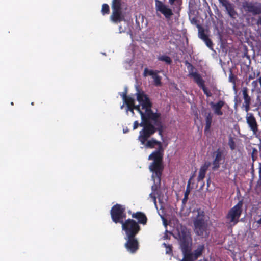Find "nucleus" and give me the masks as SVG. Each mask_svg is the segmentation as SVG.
I'll return each mask as SVG.
<instances>
[{"mask_svg":"<svg viewBox=\"0 0 261 261\" xmlns=\"http://www.w3.org/2000/svg\"><path fill=\"white\" fill-rule=\"evenodd\" d=\"M145 146L147 148H154L155 146H158L156 150L153 151L148 156L149 160H153V162L150 164L149 169L151 172H153V175L158 178V181H160V177L162 175L164 170L163 165V156L164 149L162 143L154 138L149 140H147L145 143Z\"/></svg>","mask_w":261,"mask_h":261,"instance_id":"nucleus-1","label":"nucleus"},{"mask_svg":"<svg viewBox=\"0 0 261 261\" xmlns=\"http://www.w3.org/2000/svg\"><path fill=\"white\" fill-rule=\"evenodd\" d=\"M169 3L170 5L173 6V9L169 7V6L165 4L162 1L160 0H155V9L157 12H160L164 15L167 20H170L174 14V12H176L175 10L176 6H180L182 4L181 0H169Z\"/></svg>","mask_w":261,"mask_h":261,"instance_id":"nucleus-2","label":"nucleus"},{"mask_svg":"<svg viewBox=\"0 0 261 261\" xmlns=\"http://www.w3.org/2000/svg\"><path fill=\"white\" fill-rule=\"evenodd\" d=\"M137 100L141 106L142 109L144 110L147 113V116L151 118V119H155L158 116L159 113H154L151 110L152 103L151 102L149 97L144 92L137 89V93H136Z\"/></svg>","mask_w":261,"mask_h":261,"instance_id":"nucleus-3","label":"nucleus"},{"mask_svg":"<svg viewBox=\"0 0 261 261\" xmlns=\"http://www.w3.org/2000/svg\"><path fill=\"white\" fill-rule=\"evenodd\" d=\"M150 120H151V118L147 117L141 120L140 123V126L143 128L139 132L138 140L142 145L145 144L147 139L156 132L154 124H152Z\"/></svg>","mask_w":261,"mask_h":261,"instance_id":"nucleus-4","label":"nucleus"},{"mask_svg":"<svg viewBox=\"0 0 261 261\" xmlns=\"http://www.w3.org/2000/svg\"><path fill=\"white\" fill-rule=\"evenodd\" d=\"M150 120H151V118L147 117L141 120L140 123V126L143 128L139 132L138 140L142 145L145 144L147 139L156 132L154 124H152Z\"/></svg>","mask_w":261,"mask_h":261,"instance_id":"nucleus-5","label":"nucleus"},{"mask_svg":"<svg viewBox=\"0 0 261 261\" xmlns=\"http://www.w3.org/2000/svg\"><path fill=\"white\" fill-rule=\"evenodd\" d=\"M243 202L239 201L238 203L231 208L227 215L226 219L228 221L226 223L230 227L235 226L239 221V218L242 213Z\"/></svg>","mask_w":261,"mask_h":261,"instance_id":"nucleus-6","label":"nucleus"},{"mask_svg":"<svg viewBox=\"0 0 261 261\" xmlns=\"http://www.w3.org/2000/svg\"><path fill=\"white\" fill-rule=\"evenodd\" d=\"M193 224L195 233L199 236H203L207 228V220H205V215L203 211H198L197 215L193 220Z\"/></svg>","mask_w":261,"mask_h":261,"instance_id":"nucleus-7","label":"nucleus"},{"mask_svg":"<svg viewBox=\"0 0 261 261\" xmlns=\"http://www.w3.org/2000/svg\"><path fill=\"white\" fill-rule=\"evenodd\" d=\"M121 224L122 229L125 233V237H136L141 230L138 223L132 219L125 220Z\"/></svg>","mask_w":261,"mask_h":261,"instance_id":"nucleus-8","label":"nucleus"},{"mask_svg":"<svg viewBox=\"0 0 261 261\" xmlns=\"http://www.w3.org/2000/svg\"><path fill=\"white\" fill-rule=\"evenodd\" d=\"M110 214L112 220L115 223L122 224L126 217L125 206L117 203L112 207Z\"/></svg>","mask_w":261,"mask_h":261,"instance_id":"nucleus-9","label":"nucleus"},{"mask_svg":"<svg viewBox=\"0 0 261 261\" xmlns=\"http://www.w3.org/2000/svg\"><path fill=\"white\" fill-rule=\"evenodd\" d=\"M179 241L182 250L186 251L190 247L191 241L190 233L186 228H181L178 231Z\"/></svg>","mask_w":261,"mask_h":261,"instance_id":"nucleus-10","label":"nucleus"},{"mask_svg":"<svg viewBox=\"0 0 261 261\" xmlns=\"http://www.w3.org/2000/svg\"><path fill=\"white\" fill-rule=\"evenodd\" d=\"M125 239L126 242L124 244V247L127 251L130 253H135L139 247L137 239L135 237H125Z\"/></svg>","mask_w":261,"mask_h":261,"instance_id":"nucleus-11","label":"nucleus"},{"mask_svg":"<svg viewBox=\"0 0 261 261\" xmlns=\"http://www.w3.org/2000/svg\"><path fill=\"white\" fill-rule=\"evenodd\" d=\"M220 3L224 7L229 16L232 18H236L238 15L237 12L234 9V5L228 0H218Z\"/></svg>","mask_w":261,"mask_h":261,"instance_id":"nucleus-12","label":"nucleus"},{"mask_svg":"<svg viewBox=\"0 0 261 261\" xmlns=\"http://www.w3.org/2000/svg\"><path fill=\"white\" fill-rule=\"evenodd\" d=\"M159 72L158 70H149L147 68H145L143 75L146 76L147 75L152 76L154 81V84L155 86H159L161 85V77L158 74Z\"/></svg>","mask_w":261,"mask_h":261,"instance_id":"nucleus-13","label":"nucleus"},{"mask_svg":"<svg viewBox=\"0 0 261 261\" xmlns=\"http://www.w3.org/2000/svg\"><path fill=\"white\" fill-rule=\"evenodd\" d=\"M112 10L110 19L113 22H120L124 20V16L122 12L121 8L112 9Z\"/></svg>","mask_w":261,"mask_h":261,"instance_id":"nucleus-14","label":"nucleus"},{"mask_svg":"<svg viewBox=\"0 0 261 261\" xmlns=\"http://www.w3.org/2000/svg\"><path fill=\"white\" fill-rule=\"evenodd\" d=\"M247 123L250 129L253 132L254 135L258 132V125L255 118L252 114H250L246 117Z\"/></svg>","mask_w":261,"mask_h":261,"instance_id":"nucleus-15","label":"nucleus"},{"mask_svg":"<svg viewBox=\"0 0 261 261\" xmlns=\"http://www.w3.org/2000/svg\"><path fill=\"white\" fill-rule=\"evenodd\" d=\"M225 102L223 100H219L217 103H215L213 102L210 103L211 108L214 111V113L218 116H221L223 115V112L221 110L222 108L224 106Z\"/></svg>","mask_w":261,"mask_h":261,"instance_id":"nucleus-16","label":"nucleus"},{"mask_svg":"<svg viewBox=\"0 0 261 261\" xmlns=\"http://www.w3.org/2000/svg\"><path fill=\"white\" fill-rule=\"evenodd\" d=\"M214 154L215 155V159L213 161L214 165L213 169H216L219 168L220 162L222 160L223 151L218 148L216 151L214 152Z\"/></svg>","mask_w":261,"mask_h":261,"instance_id":"nucleus-17","label":"nucleus"},{"mask_svg":"<svg viewBox=\"0 0 261 261\" xmlns=\"http://www.w3.org/2000/svg\"><path fill=\"white\" fill-rule=\"evenodd\" d=\"M133 218L136 219L138 220L137 223L139 224L145 225L147 222V218L146 215L142 212H137L134 213L132 215Z\"/></svg>","mask_w":261,"mask_h":261,"instance_id":"nucleus-18","label":"nucleus"},{"mask_svg":"<svg viewBox=\"0 0 261 261\" xmlns=\"http://www.w3.org/2000/svg\"><path fill=\"white\" fill-rule=\"evenodd\" d=\"M242 93L244 102L243 106L245 107V110L248 112L250 109V105L251 103V98L248 94V88L247 87H243L242 89Z\"/></svg>","mask_w":261,"mask_h":261,"instance_id":"nucleus-19","label":"nucleus"},{"mask_svg":"<svg viewBox=\"0 0 261 261\" xmlns=\"http://www.w3.org/2000/svg\"><path fill=\"white\" fill-rule=\"evenodd\" d=\"M155 126L156 132L158 131L159 135L161 137L163 136V133L164 132V124L161 120V114H159L158 116L155 119H151Z\"/></svg>","mask_w":261,"mask_h":261,"instance_id":"nucleus-20","label":"nucleus"},{"mask_svg":"<svg viewBox=\"0 0 261 261\" xmlns=\"http://www.w3.org/2000/svg\"><path fill=\"white\" fill-rule=\"evenodd\" d=\"M211 163L208 162H206L202 165L199 169V174L197 177V181L199 182L203 180L205 176V174L209 168Z\"/></svg>","mask_w":261,"mask_h":261,"instance_id":"nucleus-21","label":"nucleus"},{"mask_svg":"<svg viewBox=\"0 0 261 261\" xmlns=\"http://www.w3.org/2000/svg\"><path fill=\"white\" fill-rule=\"evenodd\" d=\"M190 77H193L194 82L197 84L199 87H200L204 84V81L201 76L197 72L191 73Z\"/></svg>","mask_w":261,"mask_h":261,"instance_id":"nucleus-22","label":"nucleus"},{"mask_svg":"<svg viewBox=\"0 0 261 261\" xmlns=\"http://www.w3.org/2000/svg\"><path fill=\"white\" fill-rule=\"evenodd\" d=\"M190 77H193L194 82L197 84L199 87H200L204 84V81L201 76L197 72L191 73Z\"/></svg>","mask_w":261,"mask_h":261,"instance_id":"nucleus-23","label":"nucleus"},{"mask_svg":"<svg viewBox=\"0 0 261 261\" xmlns=\"http://www.w3.org/2000/svg\"><path fill=\"white\" fill-rule=\"evenodd\" d=\"M184 254V258L182 261H194L196 260L194 259V255L192 252H190V248H189L188 250L185 251L182 250Z\"/></svg>","mask_w":261,"mask_h":261,"instance_id":"nucleus-24","label":"nucleus"},{"mask_svg":"<svg viewBox=\"0 0 261 261\" xmlns=\"http://www.w3.org/2000/svg\"><path fill=\"white\" fill-rule=\"evenodd\" d=\"M193 177H194V175H192L188 181L186 190V191L184 194V197L182 199L183 203H186L188 199V196L190 193L191 180L193 178Z\"/></svg>","mask_w":261,"mask_h":261,"instance_id":"nucleus-25","label":"nucleus"},{"mask_svg":"<svg viewBox=\"0 0 261 261\" xmlns=\"http://www.w3.org/2000/svg\"><path fill=\"white\" fill-rule=\"evenodd\" d=\"M212 122V115L211 113H208L205 117V126L204 128V132L209 130Z\"/></svg>","mask_w":261,"mask_h":261,"instance_id":"nucleus-26","label":"nucleus"},{"mask_svg":"<svg viewBox=\"0 0 261 261\" xmlns=\"http://www.w3.org/2000/svg\"><path fill=\"white\" fill-rule=\"evenodd\" d=\"M153 172H152V178L153 179V180L154 181V184L153 186H152L151 190H152L153 192L155 193V192L156 191H157L158 187L160 186V185H161V176H162V175L160 177V181L159 182L158 181V177L156 176H154L153 177Z\"/></svg>","mask_w":261,"mask_h":261,"instance_id":"nucleus-27","label":"nucleus"},{"mask_svg":"<svg viewBox=\"0 0 261 261\" xmlns=\"http://www.w3.org/2000/svg\"><path fill=\"white\" fill-rule=\"evenodd\" d=\"M204 249V245H199L197 248L192 252L195 256L194 257V259H197L199 256H200L202 254Z\"/></svg>","mask_w":261,"mask_h":261,"instance_id":"nucleus-28","label":"nucleus"},{"mask_svg":"<svg viewBox=\"0 0 261 261\" xmlns=\"http://www.w3.org/2000/svg\"><path fill=\"white\" fill-rule=\"evenodd\" d=\"M157 58L159 61L164 62L167 65H171L172 63L171 58L165 55L159 56Z\"/></svg>","mask_w":261,"mask_h":261,"instance_id":"nucleus-29","label":"nucleus"},{"mask_svg":"<svg viewBox=\"0 0 261 261\" xmlns=\"http://www.w3.org/2000/svg\"><path fill=\"white\" fill-rule=\"evenodd\" d=\"M140 106H141L140 105H134L133 106L134 109L138 111V112L140 114L141 118V120H144V119L147 118V113H146L145 111V112H143L141 110Z\"/></svg>","mask_w":261,"mask_h":261,"instance_id":"nucleus-30","label":"nucleus"},{"mask_svg":"<svg viewBox=\"0 0 261 261\" xmlns=\"http://www.w3.org/2000/svg\"><path fill=\"white\" fill-rule=\"evenodd\" d=\"M197 27L198 29V36L202 40L207 38L208 36L205 33L203 28L200 24H197Z\"/></svg>","mask_w":261,"mask_h":261,"instance_id":"nucleus-31","label":"nucleus"},{"mask_svg":"<svg viewBox=\"0 0 261 261\" xmlns=\"http://www.w3.org/2000/svg\"><path fill=\"white\" fill-rule=\"evenodd\" d=\"M112 9L121 8V0H113Z\"/></svg>","mask_w":261,"mask_h":261,"instance_id":"nucleus-32","label":"nucleus"},{"mask_svg":"<svg viewBox=\"0 0 261 261\" xmlns=\"http://www.w3.org/2000/svg\"><path fill=\"white\" fill-rule=\"evenodd\" d=\"M228 145L231 150H233L236 149V143L233 138L232 137L229 138Z\"/></svg>","mask_w":261,"mask_h":261,"instance_id":"nucleus-33","label":"nucleus"},{"mask_svg":"<svg viewBox=\"0 0 261 261\" xmlns=\"http://www.w3.org/2000/svg\"><path fill=\"white\" fill-rule=\"evenodd\" d=\"M101 13L103 15L108 14L110 13L109 6L107 4H103L102 6Z\"/></svg>","mask_w":261,"mask_h":261,"instance_id":"nucleus-34","label":"nucleus"},{"mask_svg":"<svg viewBox=\"0 0 261 261\" xmlns=\"http://www.w3.org/2000/svg\"><path fill=\"white\" fill-rule=\"evenodd\" d=\"M186 65H187V67L188 71H189V75H189V76L190 77L191 73H195V72H194L195 67L192 64L188 62V61L186 62Z\"/></svg>","mask_w":261,"mask_h":261,"instance_id":"nucleus-35","label":"nucleus"},{"mask_svg":"<svg viewBox=\"0 0 261 261\" xmlns=\"http://www.w3.org/2000/svg\"><path fill=\"white\" fill-rule=\"evenodd\" d=\"M124 103L126 105L127 107L129 106H133L134 105V99L132 97L128 96L124 101Z\"/></svg>","mask_w":261,"mask_h":261,"instance_id":"nucleus-36","label":"nucleus"},{"mask_svg":"<svg viewBox=\"0 0 261 261\" xmlns=\"http://www.w3.org/2000/svg\"><path fill=\"white\" fill-rule=\"evenodd\" d=\"M206 46L210 49H213V44L212 41L209 38L208 36L203 40Z\"/></svg>","mask_w":261,"mask_h":261,"instance_id":"nucleus-37","label":"nucleus"},{"mask_svg":"<svg viewBox=\"0 0 261 261\" xmlns=\"http://www.w3.org/2000/svg\"><path fill=\"white\" fill-rule=\"evenodd\" d=\"M200 88L202 89L203 93L204 94H205L207 97H211L212 95V93L210 90H208V89L205 87V84L199 87Z\"/></svg>","mask_w":261,"mask_h":261,"instance_id":"nucleus-38","label":"nucleus"},{"mask_svg":"<svg viewBox=\"0 0 261 261\" xmlns=\"http://www.w3.org/2000/svg\"><path fill=\"white\" fill-rule=\"evenodd\" d=\"M257 150L255 148H253L251 152V158L253 162H255L257 160Z\"/></svg>","mask_w":261,"mask_h":261,"instance_id":"nucleus-39","label":"nucleus"},{"mask_svg":"<svg viewBox=\"0 0 261 261\" xmlns=\"http://www.w3.org/2000/svg\"><path fill=\"white\" fill-rule=\"evenodd\" d=\"M149 197L152 199V201L155 205L156 206L157 205V202H156V194L154 192H152L149 194Z\"/></svg>","mask_w":261,"mask_h":261,"instance_id":"nucleus-40","label":"nucleus"},{"mask_svg":"<svg viewBox=\"0 0 261 261\" xmlns=\"http://www.w3.org/2000/svg\"><path fill=\"white\" fill-rule=\"evenodd\" d=\"M229 81L233 83L234 87H236V81H235L233 75L232 74H231L229 76Z\"/></svg>","mask_w":261,"mask_h":261,"instance_id":"nucleus-41","label":"nucleus"},{"mask_svg":"<svg viewBox=\"0 0 261 261\" xmlns=\"http://www.w3.org/2000/svg\"><path fill=\"white\" fill-rule=\"evenodd\" d=\"M121 96L123 98V101L125 100V99H126L128 96H127V90H126L125 92H123L122 94L121 95Z\"/></svg>","mask_w":261,"mask_h":261,"instance_id":"nucleus-42","label":"nucleus"},{"mask_svg":"<svg viewBox=\"0 0 261 261\" xmlns=\"http://www.w3.org/2000/svg\"><path fill=\"white\" fill-rule=\"evenodd\" d=\"M165 246L167 248V249L166 250V253H169L170 252H172V247L170 246H168L164 244Z\"/></svg>","mask_w":261,"mask_h":261,"instance_id":"nucleus-43","label":"nucleus"},{"mask_svg":"<svg viewBox=\"0 0 261 261\" xmlns=\"http://www.w3.org/2000/svg\"><path fill=\"white\" fill-rule=\"evenodd\" d=\"M139 126H140V123L137 121H135L134 122L133 129H137Z\"/></svg>","mask_w":261,"mask_h":261,"instance_id":"nucleus-44","label":"nucleus"},{"mask_svg":"<svg viewBox=\"0 0 261 261\" xmlns=\"http://www.w3.org/2000/svg\"><path fill=\"white\" fill-rule=\"evenodd\" d=\"M134 110L133 106L127 107V111H130L133 114H134Z\"/></svg>","mask_w":261,"mask_h":261,"instance_id":"nucleus-45","label":"nucleus"},{"mask_svg":"<svg viewBox=\"0 0 261 261\" xmlns=\"http://www.w3.org/2000/svg\"><path fill=\"white\" fill-rule=\"evenodd\" d=\"M258 169H259V171H258L259 176L260 178H261V162L259 163Z\"/></svg>","mask_w":261,"mask_h":261,"instance_id":"nucleus-46","label":"nucleus"},{"mask_svg":"<svg viewBox=\"0 0 261 261\" xmlns=\"http://www.w3.org/2000/svg\"><path fill=\"white\" fill-rule=\"evenodd\" d=\"M192 21H194L195 22H197V20L195 18H193Z\"/></svg>","mask_w":261,"mask_h":261,"instance_id":"nucleus-47","label":"nucleus"},{"mask_svg":"<svg viewBox=\"0 0 261 261\" xmlns=\"http://www.w3.org/2000/svg\"><path fill=\"white\" fill-rule=\"evenodd\" d=\"M210 180V178H209L207 180V186H209V181Z\"/></svg>","mask_w":261,"mask_h":261,"instance_id":"nucleus-48","label":"nucleus"},{"mask_svg":"<svg viewBox=\"0 0 261 261\" xmlns=\"http://www.w3.org/2000/svg\"><path fill=\"white\" fill-rule=\"evenodd\" d=\"M199 261H206L205 259H200Z\"/></svg>","mask_w":261,"mask_h":261,"instance_id":"nucleus-49","label":"nucleus"},{"mask_svg":"<svg viewBox=\"0 0 261 261\" xmlns=\"http://www.w3.org/2000/svg\"><path fill=\"white\" fill-rule=\"evenodd\" d=\"M128 132V130H125V131L124 130V133Z\"/></svg>","mask_w":261,"mask_h":261,"instance_id":"nucleus-50","label":"nucleus"},{"mask_svg":"<svg viewBox=\"0 0 261 261\" xmlns=\"http://www.w3.org/2000/svg\"><path fill=\"white\" fill-rule=\"evenodd\" d=\"M128 132V130H125V131L124 130V133Z\"/></svg>","mask_w":261,"mask_h":261,"instance_id":"nucleus-51","label":"nucleus"},{"mask_svg":"<svg viewBox=\"0 0 261 261\" xmlns=\"http://www.w3.org/2000/svg\"><path fill=\"white\" fill-rule=\"evenodd\" d=\"M128 132V130H125V131L124 130V133Z\"/></svg>","mask_w":261,"mask_h":261,"instance_id":"nucleus-52","label":"nucleus"},{"mask_svg":"<svg viewBox=\"0 0 261 261\" xmlns=\"http://www.w3.org/2000/svg\"><path fill=\"white\" fill-rule=\"evenodd\" d=\"M165 238H168V236L167 235L166 236H165Z\"/></svg>","mask_w":261,"mask_h":261,"instance_id":"nucleus-53","label":"nucleus"},{"mask_svg":"<svg viewBox=\"0 0 261 261\" xmlns=\"http://www.w3.org/2000/svg\"><path fill=\"white\" fill-rule=\"evenodd\" d=\"M179 11H180V9H178L177 12L179 13Z\"/></svg>","mask_w":261,"mask_h":261,"instance_id":"nucleus-54","label":"nucleus"},{"mask_svg":"<svg viewBox=\"0 0 261 261\" xmlns=\"http://www.w3.org/2000/svg\"><path fill=\"white\" fill-rule=\"evenodd\" d=\"M260 150L261 151V147L260 148Z\"/></svg>","mask_w":261,"mask_h":261,"instance_id":"nucleus-55","label":"nucleus"}]
</instances>
